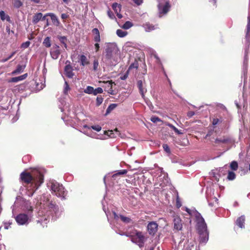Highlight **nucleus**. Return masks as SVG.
I'll use <instances>...</instances> for the list:
<instances>
[{
	"instance_id": "nucleus-45",
	"label": "nucleus",
	"mask_w": 250,
	"mask_h": 250,
	"mask_svg": "<svg viewBox=\"0 0 250 250\" xmlns=\"http://www.w3.org/2000/svg\"><path fill=\"white\" fill-rule=\"evenodd\" d=\"M69 89V85L68 84V83H67V82H65V84H64V93L65 94H67L68 90Z\"/></svg>"
},
{
	"instance_id": "nucleus-41",
	"label": "nucleus",
	"mask_w": 250,
	"mask_h": 250,
	"mask_svg": "<svg viewBox=\"0 0 250 250\" xmlns=\"http://www.w3.org/2000/svg\"><path fill=\"white\" fill-rule=\"evenodd\" d=\"M127 172V170L126 169H123L119 171L116 174H114L113 176L117 175H124L126 174Z\"/></svg>"
},
{
	"instance_id": "nucleus-60",
	"label": "nucleus",
	"mask_w": 250,
	"mask_h": 250,
	"mask_svg": "<svg viewBox=\"0 0 250 250\" xmlns=\"http://www.w3.org/2000/svg\"><path fill=\"white\" fill-rule=\"evenodd\" d=\"M109 132H110V134L109 135V136L111 137V138H114V137H116V136H114V135H112V134H113L112 132H113V131L112 130H110L109 131Z\"/></svg>"
},
{
	"instance_id": "nucleus-64",
	"label": "nucleus",
	"mask_w": 250,
	"mask_h": 250,
	"mask_svg": "<svg viewBox=\"0 0 250 250\" xmlns=\"http://www.w3.org/2000/svg\"><path fill=\"white\" fill-rule=\"evenodd\" d=\"M114 131L117 133V135H119V131L118 130H117V129H115L114 130Z\"/></svg>"
},
{
	"instance_id": "nucleus-3",
	"label": "nucleus",
	"mask_w": 250,
	"mask_h": 250,
	"mask_svg": "<svg viewBox=\"0 0 250 250\" xmlns=\"http://www.w3.org/2000/svg\"><path fill=\"white\" fill-rule=\"evenodd\" d=\"M186 211L191 216L196 218L197 224V229L200 235V242L206 243L208 239V232L207 230V226L204 219L195 209H190L187 208Z\"/></svg>"
},
{
	"instance_id": "nucleus-8",
	"label": "nucleus",
	"mask_w": 250,
	"mask_h": 250,
	"mask_svg": "<svg viewBox=\"0 0 250 250\" xmlns=\"http://www.w3.org/2000/svg\"><path fill=\"white\" fill-rule=\"evenodd\" d=\"M215 143L218 146H223V145H230L233 143L234 141L229 137L223 136L217 138L215 140Z\"/></svg>"
},
{
	"instance_id": "nucleus-19",
	"label": "nucleus",
	"mask_w": 250,
	"mask_h": 250,
	"mask_svg": "<svg viewBox=\"0 0 250 250\" xmlns=\"http://www.w3.org/2000/svg\"><path fill=\"white\" fill-rule=\"evenodd\" d=\"M92 33L94 35V40L96 42H99L101 41L100 32L98 28H94L92 30Z\"/></svg>"
},
{
	"instance_id": "nucleus-4",
	"label": "nucleus",
	"mask_w": 250,
	"mask_h": 250,
	"mask_svg": "<svg viewBox=\"0 0 250 250\" xmlns=\"http://www.w3.org/2000/svg\"><path fill=\"white\" fill-rule=\"evenodd\" d=\"M121 235H125L127 237H130L131 241L133 243L136 244L140 248H142L144 246L146 238L143 233L141 231L134 229L131 231L121 234Z\"/></svg>"
},
{
	"instance_id": "nucleus-53",
	"label": "nucleus",
	"mask_w": 250,
	"mask_h": 250,
	"mask_svg": "<svg viewBox=\"0 0 250 250\" xmlns=\"http://www.w3.org/2000/svg\"><path fill=\"white\" fill-rule=\"evenodd\" d=\"M6 32L8 33V34H10L11 32H12V33H14V32L13 31L10 30L9 26H6Z\"/></svg>"
},
{
	"instance_id": "nucleus-56",
	"label": "nucleus",
	"mask_w": 250,
	"mask_h": 250,
	"mask_svg": "<svg viewBox=\"0 0 250 250\" xmlns=\"http://www.w3.org/2000/svg\"><path fill=\"white\" fill-rule=\"evenodd\" d=\"M176 205L178 208H180L181 206V204L179 200L178 197H177L176 200Z\"/></svg>"
},
{
	"instance_id": "nucleus-52",
	"label": "nucleus",
	"mask_w": 250,
	"mask_h": 250,
	"mask_svg": "<svg viewBox=\"0 0 250 250\" xmlns=\"http://www.w3.org/2000/svg\"><path fill=\"white\" fill-rule=\"evenodd\" d=\"M68 17V15L66 14L63 13L61 15V18L62 19H66Z\"/></svg>"
},
{
	"instance_id": "nucleus-6",
	"label": "nucleus",
	"mask_w": 250,
	"mask_h": 250,
	"mask_svg": "<svg viewBox=\"0 0 250 250\" xmlns=\"http://www.w3.org/2000/svg\"><path fill=\"white\" fill-rule=\"evenodd\" d=\"M118 51L117 46L115 43H108L106 44L105 49V57L108 60H110L113 57L114 54Z\"/></svg>"
},
{
	"instance_id": "nucleus-62",
	"label": "nucleus",
	"mask_w": 250,
	"mask_h": 250,
	"mask_svg": "<svg viewBox=\"0 0 250 250\" xmlns=\"http://www.w3.org/2000/svg\"><path fill=\"white\" fill-rule=\"evenodd\" d=\"M137 67H138V66H137V65L134 66V64H132L130 65V66H129V69H131V68H132V67H135V68H137Z\"/></svg>"
},
{
	"instance_id": "nucleus-16",
	"label": "nucleus",
	"mask_w": 250,
	"mask_h": 250,
	"mask_svg": "<svg viewBox=\"0 0 250 250\" xmlns=\"http://www.w3.org/2000/svg\"><path fill=\"white\" fill-rule=\"evenodd\" d=\"M27 76V74H24L22 75L16 77H13L10 79L8 81L9 83H17L19 81H22L24 80Z\"/></svg>"
},
{
	"instance_id": "nucleus-59",
	"label": "nucleus",
	"mask_w": 250,
	"mask_h": 250,
	"mask_svg": "<svg viewBox=\"0 0 250 250\" xmlns=\"http://www.w3.org/2000/svg\"><path fill=\"white\" fill-rule=\"evenodd\" d=\"M120 12H118L116 13V14H117V16L118 17V18L121 19L123 17V16H122V14H121L120 13Z\"/></svg>"
},
{
	"instance_id": "nucleus-46",
	"label": "nucleus",
	"mask_w": 250,
	"mask_h": 250,
	"mask_svg": "<svg viewBox=\"0 0 250 250\" xmlns=\"http://www.w3.org/2000/svg\"><path fill=\"white\" fill-rule=\"evenodd\" d=\"M220 122V120L218 118H213L212 124L213 125H216Z\"/></svg>"
},
{
	"instance_id": "nucleus-55",
	"label": "nucleus",
	"mask_w": 250,
	"mask_h": 250,
	"mask_svg": "<svg viewBox=\"0 0 250 250\" xmlns=\"http://www.w3.org/2000/svg\"><path fill=\"white\" fill-rule=\"evenodd\" d=\"M95 47L96 51L97 52L99 50V49L100 48L99 44L98 43V42H96L95 44Z\"/></svg>"
},
{
	"instance_id": "nucleus-54",
	"label": "nucleus",
	"mask_w": 250,
	"mask_h": 250,
	"mask_svg": "<svg viewBox=\"0 0 250 250\" xmlns=\"http://www.w3.org/2000/svg\"><path fill=\"white\" fill-rule=\"evenodd\" d=\"M113 215H114V218L115 220H118L119 218V216L114 211L113 212Z\"/></svg>"
},
{
	"instance_id": "nucleus-25",
	"label": "nucleus",
	"mask_w": 250,
	"mask_h": 250,
	"mask_svg": "<svg viewBox=\"0 0 250 250\" xmlns=\"http://www.w3.org/2000/svg\"><path fill=\"white\" fill-rule=\"evenodd\" d=\"M250 31V15L248 17V24L247 26V31L246 37L247 39H250V35L249 32Z\"/></svg>"
},
{
	"instance_id": "nucleus-31",
	"label": "nucleus",
	"mask_w": 250,
	"mask_h": 250,
	"mask_svg": "<svg viewBox=\"0 0 250 250\" xmlns=\"http://www.w3.org/2000/svg\"><path fill=\"white\" fill-rule=\"evenodd\" d=\"M116 106L117 104H110L106 109V114L109 113L112 110L115 109Z\"/></svg>"
},
{
	"instance_id": "nucleus-57",
	"label": "nucleus",
	"mask_w": 250,
	"mask_h": 250,
	"mask_svg": "<svg viewBox=\"0 0 250 250\" xmlns=\"http://www.w3.org/2000/svg\"><path fill=\"white\" fill-rule=\"evenodd\" d=\"M128 76L127 73L125 74L124 76L121 77V80H125Z\"/></svg>"
},
{
	"instance_id": "nucleus-17",
	"label": "nucleus",
	"mask_w": 250,
	"mask_h": 250,
	"mask_svg": "<svg viewBox=\"0 0 250 250\" xmlns=\"http://www.w3.org/2000/svg\"><path fill=\"white\" fill-rule=\"evenodd\" d=\"M45 16H49L54 25L56 26H59L60 25V22L58 18L54 14L48 13L45 15Z\"/></svg>"
},
{
	"instance_id": "nucleus-35",
	"label": "nucleus",
	"mask_w": 250,
	"mask_h": 250,
	"mask_svg": "<svg viewBox=\"0 0 250 250\" xmlns=\"http://www.w3.org/2000/svg\"><path fill=\"white\" fill-rule=\"evenodd\" d=\"M13 4L16 8H19L22 5V3L20 0H14Z\"/></svg>"
},
{
	"instance_id": "nucleus-43",
	"label": "nucleus",
	"mask_w": 250,
	"mask_h": 250,
	"mask_svg": "<svg viewBox=\"0 0 250 250\" xmlns=\"http://www.w3.org/2000/svg\"><path fill=\"white\" fill-rule=\"evenodd\" d=\"M99 66V62L97 60H95L93 62V69L96 71Z\"/></svg>"
},
{
	"instance_id": "nucleus-24",
	"label": "nucleus",
	"mask_w": 250,
	"mask_h": 250,
	"mask_svg": "<svg viewBox=\"0 0 250 250\" xmlns=\"http://www.w3.org/2000/svg\"><path fill=\"white\" fill-rule=\"evenodd\" d=\"M81 64L84 66L88 64L89 62L87 61V58L85 56L82 55L80 56Z\"/></svg>"
},
{
	"instance_id": "nucleus-40",
	"label": "nucleus",
	"mask_w": 250,
	"mask_h": 250,
	"mask_svg": "<svg viewBox=\"0 0 250 250\" xmlns=\"http://www.w3.org/2000/svg\"><path fill=\"white\" fill-rule=\"evenodd\" d=\"M25 208L28 211H32L33 210L32 207L31 206V204L29 202L25 203Z\"/></svg>"
},
{
	"instance_id": "nucleus-5",
	"label": "nucleus",
	"mask_w": 250,
	"mask_h": 250,
	"mask_svg": "<svg viewBox=\"0 0 250 250\" xmlns=\"http://www.w3.org/2000/svg\"><path fill=\"white\" fill-rule=\"evenodd\" d=\"M50 187L52 193L59 197L64 198L66 194L62 185H60L56 182H52Z\"/></svg>"
},
{
	"instance_id": "nucleus-61",
	"label": "nucleus",
	"mask_w": 250,
	"mask_h": 250,
	"mask_svg": "<svg viewBox=\"0 0 250 250\" xmlns=\"http://www.w3.org/2000/svg\"><path fill=\"white\" fill-rule=\"evenodd\" d=\"M167 125H168V126H169L171 128H172L173 130V129H174V128H175V126H174L173 125H171V124H168Z\"/></svg>"
},
{
	"instance_id": "nucleus-63",
	"label": "nucleus",
	"mask_w": 250,
	"mask_h": 250,
	"mask_svg": "<svg viewBox=\"0 0 250 250\" xmlns=\"http://www.w3.org/2000/svg\"><path fill=\"white\" fill-rule=\"evenodd\" d=\"M9 60V59H8V57H7V58H6V59H2V60H1V62H5L7 61H8V60Z\"/></svg>"
},
{
	"instance_id": "nucleus-9",
	"label": "nucleus",
	"mask_w": 250,
	"mask_h": 250,
	"mask_svg": "<svg viewBox=\"0 0 250 250\" xmlns=\"http://www.w3.org/2000/svg\"><path fill=\"white\" fill-rule=\"evenodd\" d=\"M100 83H103L104 85L102 86L104 88V90L107 91L109 94L114 95V92L112 88L113 84L115 85V83L112 81L99 82Z\"/></svg>"
},
{
	"instance_id": "nucleus-50",
	"label": "nucleus",
	"mask_w": 250,
	"mask_h": 250,
	"mask_svg": "<svg viewBox=\"0 0 250 250\" xmlns=\"http://www.w3.org/2000/svg\"><path fill=\"white\" fill-rule=\"evenodd\" d=\"M133 1L134 3L139 5L143 2V0H133Z\"/></svg>"
},
{
	"instance_id": "nucleus-13",
	"label": "nucleus",
	"mask_w": 250,
	"mask_h": 250,
	"mask_svg": "<svg viewBox=\"0 0 250 250\" xmlns=\"http://www.w3.org/2000/svg\"><path fill=\"white\" fill-rule=\"evenodd\" d=\"M173 224L174 229L177 230H180L182 229L183 228L182 220L179 216H176L174 217Z\"/></svg>"
},
{
	"instance_id": "nucleus-11",
	"label": "nucleus",
	"mask_w": 250,
	"mask_h": 250,
	"mask_svg": "<svg viewBox=\"0 0 250 250\" xmlns=\"http://www.w3.org/2000/svg\"><path fill=\"white\" fill-rule=\"evenodd\" d=\"M50 53L52 59H57L61 54L59 46L57 44L54 45L51 49Z\"/></svg>"
},
{
	"instance_id": "nucleus-23",
	"label": "nucleus",
	"mask_w": 250,
	"mask_h": 250,
	"mask_svg": "<svg viewBox=\"0 0 250 250\" xmlns=\"http://www.w3.org/2000/svg\"><path fill=\"white\" fill-rule=\"evenodd\" d=\"M0 17L2 21L6 20L9 21L10 20L9 16L6 15L3 11H0Z\"/></svg>"
},
{
	"instance_id": "nucleus-7",
	"label": "nucleus",
	"mask_w": 250,
	"mask_h": 250,
	"mask_svg": "<svg viewBox=\"0 0 250 250\" xmlns=\"http://www.w3.org/2000/svg\"><path fill=\"white\" fill-rule=\"evenodd\" d=\"M160 14H166L169 9L170 4L167 0H160L158 5Z\"/></svg>"
},
{
	"instance_id": "nucleus-30",
	"label": "nucleus",
	"mask_w": 250,
	"mask_h": 250,
	"mask_svg": "<svg viewBox=\"0 0 250 250\" xmlns=\"http://www.w3.org/2000/svg\"><path fill=\"white\" fill-rule=\"evenodd\" d=\"M60 41L63 44L64 47L67 49V45L66 44L67 39L65 36H60L58 37Z\"/></svg>"
},
{
	"instance_id": "nucleus-33",
	"label": "nucleus",
	"mask_w": 250,
	"mask_h": 250,
	"mask_svg": "<svg viewBox=\"0 0 250 250\" xmlns=\"http://www.w3.org/2000/svg\"><path fill=\"white\" fill-rule=\"evenodd\" d=\"M230 167L233 170H236L238 167V163L236 161H232L230 165Z\"/></svg>"
},
{
	"instance_id": "nucleus-12",
	"label": "nucleus",
	"mask_w": 250,
	"mask_h": 250,
	"mask_svg": "<svg viewBox=\"0 0 250 250\" xmlns=\"http://www.w3.org/2000/svg\"><path fill=\"white\" fill-rule=\"evenodd\" d=\"M29 218L28 216L24 213L19 214L16 217L17 222L21 225H25L28 223Z\"/></svg>"
},
{
	"instance_id": "nucleus-32",
	"label": "nucleus",
	"mask_w": 250,
	"mask_h": 250,
	"mask_svg": "<svg viewBox=\"0 0 250 250\" xmlns=\"http://www.w3.org/2000/svg\"><path fill=\"white\" fill-rule=\"evenodd\" d=\"M133 26V24L129 21H126L122 26V28L125 29H128Z\"/></svg>"
},
{
	"instance_id": "nucleus-38",
	"label": "nucleus",
	"mask_w": 250,
	"mask_h": 250,
	"mask_svg": "<svg viewBox=\"0 0 250 250\" xmlns=\"http://www.w3.org/2000/svg\"><path fill=\"white\" fill-rule=\"evenodd\" d=\"M103 92V88L101 87H98L97 88L94 89L93 95H96L98 94H101Z\"/></svg>"
},
{
	"instance_id": "nucleus-22",
	"label": "nucleus",
	"mask_w": 250,
	"mask_h": 250,
	"mask_svg": "<svg viewBox=\"0 0 250 250\" xmlns=\"http://www.w3.org/2000/svg\"><path fill=\"white\" fill-rule=\"evenodd\" d=\"M143 27L146 32H150L155 29V27L154 25L147 22L144 24L143 25Z\"/></svg>"
},
{
	"instance_id": "nucleus-37",
	"label": "nucleus",
	"mask_w": 250,
	"mask_h": 250,
	"mask_svg": "<svg viewBox=\"0 0 250 250\" xmlns=\"http://www.w3.org/2000/svg\"><path fill=\"white\" fill-rule=\"evenodd\" d=\"M103 102V98L102 96H98L96 98V105L99 106Z\"/></svg>"
},
{
	"instance_id": "nucleus-47",
	"label": "nucleus",
	"mask_w": 250,
	"mask_h": 250,
	"mask_svg": "<svg viewBox=\"0 0 250 250\" xmlns=\"http://www.w3.org/2000/svg\"><path fill=\"white\" fill-rule=\"evenodd\" d=\"M30 44V42L27 41L25 42L22 43L21 46V47H22L23 48H26L29 46Z\"/></svg>"
},
{
	"instance_id": "nucleus-21",
	"label": "nucleus",
	"mask_w": 250,
	"mask_h": 250,
	"mask_svg": "<svg viewBox=\"0 0 250 250\" xmlns=\"http://www.w3.org/2000/svg\"><path fill=\"white\" fill-rule=\"evenodd\" d=\"M25 68L24 65H18L17 68L13 71L11 74L12 75H16L22 72Z\"/></svg>"
},
{
	"instance_id": "nucleus-1",
	"label": "nucleus",
	"mask_w": 250,
	"mask_h": 250,
	"mask_svg": "<svg viewBox=\"0 0 250 250\" xmlns=\"http://www.w3.org/2000/svg\"><path fill=\"white\" fill-rule=\"evenodd\" d=\"M43 169H35L31 173L22 172L21 174V179L26 184H31L29 190L33 191L32 195L40 185L43 182Z\"/></svg>"
},
{
	"instance_id": "nucleus-27",
	"label": "nucleus",
	"mask_w": 250,
	"mask_h": 250,
	"mask_svg": "<svg viewBox=\"0 0 250 250\" xmlns=\"http://www.w3.org/2000/svg\"><path fill=\"white\" fill-rule=\"evenodd\" d=\"M112 7L116 13L121 11V5L118 4L117 3H113Z\"/></svg>"
},
{
	"instance_id": "nucleus-36",
	"label": "nucleus",
	"mask_w": 250,
	"mask_h": 250,
	"mask_svg": "<svg viewBox=\"0 0 250 250\" xmlns=\"http://www.w3.org/2000/svg\"><path fill=\"white\" fill-rule=\"evenodd\" d=\"M235 178V174L233 172L229 171L228 175V179L229 180H233Z\"/></svg>"
},
{
	"instance_id": "nucleus-29",
	"label": "nucleus",
	"mask_w": 250,
	"mask_h": 250,
	"mask_svg": "<svg viewBox=\"0 0 250 250\" xmlns=\"http://www.w3.org/2000/svg\"><path fill=\"white\" fill-rule=\"evenodd\" d=\"M83 92L86 94H93L94 88L91 86H87L86 88L84 89Z\"/></svg>"
},
{
	"instance_id": "nucleus-14",
	"label": "nucleus",
	"mask_w": 250,
	"mask_h": 250,
	"mask_svg": "<svg viewBox=\"0 0 250 250\" xmlns=\"http://www.w3.org/2000/svg\"><path fill=\"white\" fill-rule=\"evenodd\" d=\"M137 87L139 88V92L143 99L145 98V94L146 92V89L143 86V82L141 80L137 82Z\"/></svg>"
},
{
	"instance_id": "nucleus-58",
	"label": "nucleus",
	"mask_w": 250,
	"mask_h": 250,
	"mask_svg": "<svg viewBox=\"0 0 250 250\" xmlns=\"http://www.w3.org/2000/svg\"><path fill=\"white\" fill-rule=\"evenodd\" d=\"M16 51H14L13 52H12L11 55H10L9 56V57H8V59H10L13 56H14L15 55V54H16Z\"/></svg>"
},
{
	"instance_id": "nucleus-48",
	"label": "nucleus",
	"mask_w": 250,
	"mask_h": 250,
	"mask_svg": "<svg viewBox=\"0 0 250 250\" xmlns=\"http://www.w3.org/2000/svg\"><path fill=\"white\" fill-rule=\"evenodd\" d=\"M107 15L111 19H114L115 18L114 14L110 10L107 11Z\"/></svg>"
},
{
	"instance_id": "nucleus-49",
	"label": "nucleus",
	"mask_w": 250,
	"mask_h": 250,
	"mask_svg": "<svg viewBox=\"0 0 250 250\" xmlns=\"http://www.w3.org/2000/svg\"><path fill=\"white\" fill-rule=\"evenodd\" d=\"M195 114V113L193 111H189L187 113V116H188V117L189 118H191V117H192L193 115H194Z\"/></svg>"
},
{
	"instance_id": "nucleus-2",
	"label": "nucleus",
	"mask_w": 250,
	"mask_h": 250,
	"mask_svg": "<svg viewBox=\"0 0 250 250\" xmlns=\"http://www.w3.org/2000/svg\"><path fill=\"white\" fill-rule=\"evenodd\" d=\"M186 211L191 216L196 218L197 224V229L200 235V242L206 243L208 239V232L207 230V226L204 219L195 209H190L187 208Z\"/></svg>"
},
{
	"instance_id": "nucleus-18",
	"label": "nucleus",
	"mask_w": 250,
	"mask_h": 250,
	"mask_svg": "<svg viewBox=\"0 0 250 250\" xmlns=\"http://www.w3.org/2000/svg\"><path fill=\"white\" fill-rule=\"evenodd\" d=\"M45 17H43L42 18V14L41 13H38L37 14H36L33 18L32 21L34 24L37 23L40 20L42 19V20H44L45 19Z\"/></svg>"
},
{
	"instance_id": "nucleus-51",
	"label": "nucleus",
	"mask_w": 250,
	"mask_h": 250,
	"mask_svg": "<svg viewBox=\"0 0 250 250\" xmlns=\"http://www.w3.org/2000/svg\"><path fill=\"white\" fill-rule=\"evenodd\" d=\"M173 130L175 131V133H176L178 134H182L183 133L179 130H178V128H177L176 127L173 129Z\"/></svg>"
},
{
	"instance_id": "nucleus-44",
	"label": "nucleus",
	"mask_w": 250,
	"mask_h": 250,
	"mask_svg": "<svg viewBox=\"0 0 250 250\" xmlns=\"http://www.w3.org/2000/svg\"><path fill=\"white\" fill-rule=\"evenodd\" d=\"M91 127L93 129H94V130H96V131H100L101 130V129H102L101 126H100V125H92V126H91Z\"/></svg>"
},
{
	"instance_id": "nucleus-42",
	"label": "nucleus",
	"mask_w": 250,
	"mask_h": 250,
	"mask_svg": "<svg viewBox=\"0 0 250 250\" xmlns=\"http://www.w3.org/2000/svg\"><path fill=\"white\" fill-rule=\"evenodd\" d=\"M163 147L164 149L165 150V151L166 152H167V153H170V148L167 144H164L163 145Z\"/></svg>"
},
{
	"instance_id": "nucleus-10",
	"label": "nucleus",
	"mask_w": 250,
	"mask_h": 250,
	"mask_svg": "<svg viewBox=\"0 0 250 250\" xmlns=\"http://www.w3.org/2000/svg\"><path fill=\"white\" fill-rule=\"evenodd\" d=\"M158 224L154 221L150 222L147 224V229L150 235H154L158 230Z\"/></svg>"
},
{
	"instance_id": "nucleus-26",
	"label": "nucleus",
	"mask_w": 250,
	"mask_h": 250,
	"mask_svg": "<svg viewBox=\"0 0 250 250\" xmlns=\"http://www.w3.org/2000/svg\"><path fill=\"white\" fill-rule=\"evenodd\" d=\"M116 34L118 37L123 38L127 35V32L121 29H118L116 31Z\"/></svg>"
},
{
	"instance_id": "nucleus-39",
	"label": "nucleus",
	"mask_w": 250,
	"mask_h": 250,
	"mask_svg": "<svg viewBox=\"0 0 250 250\" xmlns=\"http://www.w3.org/2000/svg\"><path fill=\"white\" fill-rule=\"evenodd\" d=\"M150 120L151 122H152L153 123H156L158 122H161V119L156 117V116H152L151 117V119H150Z\"/></svg>"
},
{
	"instance_id": "nucleus-28",
	"label": "nucleus",
	"mask_w": 250,
	"mask_h": 250,
	"mask_svg": "<svg viewBox=\"0 0 250 250\" xmlns=\"http://www.w3.org/2000/svg\"><path fill=\"white\" fill-rule=\"evenodd\" d=\"M42 43L46 47H50L51 46L50 38L49 37L45 38L44 39Z\"/></svg>"
},
{
	"instance_id": "nucleus-15",
	"label": "nucleus",
	"mask_w": 250,
	"mask_h": 250,
	"mask_svg": "<svg viewBox=\"0 0 250 250\" xmlns=\"http://www.w3.org/2000/svg\"><path fill=\"white\" fill-rule=\"evenodd\" d=\"M73 70L72 67L70 64L66 65L64 68L65 75L69 78H72L74 75Z\"/></svg>"
},
{
	"instance_id": "nucleus-34",
	"label": "nucleus",
	"mask_w": 250,
	"mask_h": 250,
	"mask_svg": "<svg viewBox=\"0 0 250 250\" xmlns=\"http://www.w3.org/2000/svg\"><path fill=\"white\" fill-rule=\"evenodd\" d=\"M120 217L121 220L123 222H124V223H129L131 222V219L127 217H125L123 215H120Z\"/></svg>"
},
{
	"instance_id": "nucleus-20",
	"label": "nucleus",
	"mask_w": 250,
	"mask_h": 250,
	"mask_svg": "<svg viewBox=\"0 0 250 250\" xmlns=\"http://www.w3.org/2000/svg\"><path fill=\"white\" fill-rule=\"evenodd\" d=\"M245 217L242 215L239 217L236 221V224L241 228H244Z\"/></svg>"
}]
</instances>
